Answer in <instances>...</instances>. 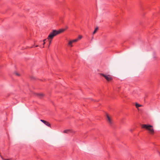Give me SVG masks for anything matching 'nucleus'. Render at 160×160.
Masks as SVG:
<instances>
[{
  "instance_id": "1",
  "label": "nucleus",
  "mask_w": 160,
  "mask_h": 160,
  "mask_svg": "<svg viewBox=\"0 0 160 160\" xmlns=\"http://www.w3.org/2000/svg\"><path fill=\"white\" fill-rule=\"evenodd\" d=\"M142 128L145 129L151 135H153L154 133V130L152 125L149 124H142Z\"/></svg>"
},
{
  "instance_id": "2",
  "label": "nucleus",
  "mask_w": 160,
  "mask_h": 160,
  "mask_svg": "<svg viewBox=\"0 0 160 160\" xmlns=\"http://www.w3.org/2000/svg\"><path fill=\"white\" fill-rule=\"evenodd\" d=\"M58 33L56 32V30H53L52 31L50 32L47 38L48 39H52L54 37L57 35Z\"/></svg>"
},
{
  "instance_id": "3",
  "label": "nucleus",
  "mask_w": 160,
  "mask_h": 160,
  "mask_svg": "<svg viewBox=\"0 0 160 160\" xmlns=\"http://www.w3.org/2000/svg\"><path fill=\"white\" fill-rule=\"evenodd\" d=\"M100 74L103 77L105 78L108 81H110V78L108 77V76L107 75H105L104 74L100 73Z\"/></svg>"
},
{
  "instance_id": "4",
  "label": "nucleus",
  "mask_w": 160,
  "mask_h": 160,
  "mask_svg": "<svg viewBox=\"0 0 160 160\" xmlns=\"http://www.w3.org/2000/svg\"><path fill=\"white\" fill-rule=\"evenodd\" d=\"M66 30V29L63 28L59 29V30H57L56 32L58 33V34L64 31H65Z\"/></svg>"
},
{
  "instance_id": "5",
  "label": "nucleus",
  "mask_w": 160,
  "mask_h": 160,
  "mask_svg": "<svg viewBox=\"0 0 160 160\" xmlns=\"http://www.w3.org/2000/svg\"><path fill=\"white\" fill-rule=\"evenodd\" d=\"M104 116L107 118L108 122H110V116H109V114L107 112H105Z\"/></svg>"
},
{
  "instance_id": "6",
  "label": "nucleus",
  "mask_w": 160,
  "mask_h": 160,
  "mask_svg": "<svg viewBox=\"0 0 160 160\" xmlns=\"http://www.w3.org/2000/svg\"><path fill=\"white\" fill-rule=\"evenodd\" d=\"M72 132V131L71 129H66L64 130L63 132L64 133H69Z\"/></svg>"
},
{
  "instance_id": "7",
  "label": "nucleus",
  "mask_w": 160,
  "mask_h": 160,
  "mask_svg": "<svg viewBox=\"0 0 160 160\" xmlns=\"http://www.w3.org/2000/svg\"><path fill=\"white\" fill-rule=\"evenodd\" d=\"M36 95L39 98H41L43 96V94L42 93H36Z\"/></svg>"
},
{
  "instance_id": "8",
  "label": "nucleus",
  "mask_w": 160,
  "mask_h": 160,
  "mask_svg": "<svg viewBox=\"0 0 160 160\" xmlns=\"http://www.w3.org/2000/svg\"><path fill=\"white\" fill-rule=\"evenodd\" d=\"M43 123L47 126L51 127V124L48 122L45 121L44 123Z\"/></svg>"
},
{
  "instance_id": "9",
  "label": "nucleus",
  "mask_w": 160,
  "mask_h": 160,
  "mask_svg": "<svg viewBox=\"0 0 160 160\" xmlns=\"http://www.w3.org/2000/svg\"><path fill=\"white\" fill-rule=\"evenodd\" d=\"M73 42H72V40H71L69 41L68 43V45L69 46H70L71 47H72V44Z\"/></svg>"
},
{
  "instance_id": "10",
  "label": "nucleus",
  "mask_w": 160,
  "mask_h": 160,
  "mask_svg": "<svg viewBox=\"0 0 160 160\" xmlns=\"http://www.w3.org/2000/svg\"><path fill=\"white\" fill-rule=\"evenodd\" d=\"M98 29V27H97L95 29L94 32H93V34H95L96 32L97 31V30Z\"/></svg>"
},
{
  "instance_id": "11",
  "label": "nucleus",
  "mask_w": 160,
  "mask_h": 160,
  "mask_svg": "<svg viewBox=\"0 0 160 160\" xmlns=\"http://www.w3.org/2000/svg\"><path fill=\"white\" fill-rule=\"evenodd\" d=\"M135 106H136V107L137 108H138V107H141L142 106V105H140L138 103H136V104H135Z\"/></svg>"
},
{
  "instance_id": "12",
  "label": "nucleus",
  "mask_w": 160,
  "mask_h": 160,
  "mask_svg": "<svg viewBox=\"0 0 160 160\" xmlns=\"http://www.w3.org/2000/svg\"><path fill=\"white\" fill-rule=\"evenodd\" d=\"M14 73L17 76H20V74L18 72H14Z\"/></svg>"
},
{
  "instance_id": "13",
  "label": "nucleus",
  "mask_w": 160,
  "mask_h": 160,
  "mask_svg": "<svg viewBox=\"0 0 160 160\" xmlns=\"http://www.w3.org/2000/svg\"><path fill=\"white\" fill-rule=\"evenodd\" d=\"M52 39H48V40L49 41V46H48V47H49V46L51 44V42H52Z\"/></svg>"
},
{
  "instance_id": "14",
  "label": "nucleus",
  "mask_w": 160,
  "mask_h": 160,
  "mask_svg": "<svg viewBox=\"0 0 160 160\" xmlns=\"http://www.w3.org/2000/svg\"><path fill=\"white\" fill-rule=\"evenodd\" d=\"M72 41L73 42H77L78 41V39L77 38L75 39L72 40Z\"/></svg>"
},
{
  "instance_id": "15",
  "label": "nucleus",
  "mask_w": 160,
  "mask_h": 160,
  "mask_svg": "<svg viewBox=\"0 0 160 160\" xmlns=\"http://www.w3.org/2000/svg\"><path fill=\"white\" fill-rule=\"evenodd\" d=\"M82 38V36L81 35H79L78 38L77 39H78V40Z\"/></svg>"
},
{
  "instance_id": "16",
  "label": "nucleus",
  "mask_w": 160,
  "mask_h": 160,
  "mask_svg": "<svg viewBox=\"0 0 160 160\" xmlns=\"http://www.w3.org/2000/svg\"><path fill=\"white\" fill-rule=\"evenodd\" d=\"M39 47H41V48H43L44 47V46H43L42 47H41V46H39V45H36V46H35V47H39Z\"/></svg>"
},
{
  "instance_id": "17",
  "label": "nucleus",
  "mask_w": 160,
  "mask_h": 160,
  "mask_svg": "<svg viewBox=\"0 0 160 160\" xmlns=\"http://www.w3.org/2000/svg\"><path fill=\"white\" fill-rule=\"evenodd\" d=\"M40 121L42 122L43 123H44V122H45V120H42V119H41L40 120Z\"/></svg>"
},
{
  "instance_id": "18",
  "label": "nucleus",
  "mask_w": 160,
  "mask_h": 160,
  "mask_svg": "<svg viewBox=\"0 0 160 160\" xmlns=\"http://www.w3.org/2000/svg\"><path fill=\"white\" fill-rule=\"evenodd\" d=\"M30 78L31 79H34V78L32 76H31Z\"/></svg>"
},
{
  "instance_id": "19",
  "label": "nucleus",
  "mask_w": 160,
  "mask_h": 160,
  "mask_svg": "<svg viewBox=\"0 0 160 160\" xmlns=\"http://www.w3.org/2000/svg\"><path fill=\"white\" fill-rule=\"evenodd\" d=\"M47 39H44L43 40V42H45V41L47 40Z\"/></svg>"
},
{
  "instance_id": "20",
  "label": "nucleus",
  "mask_w": 160,
  "mask_h": 160,
  "mask_svg": "<svg viewBox=\"0 0 160 160\" xmlns=\"http://www.w3.org/2000/svg\"><path fill=\"white\" fill-rule=\"evenodd\" d=\"M45 43V42H43V45H44Z\"/></svg>"
},
{
  "instance_id": "21",
  "label": "nucleus",
  "mask_w": 160,
  "mask_h": 160,
  "mask_svg": "<svg viewBox=\"0 0 160 160\" xmlns=\"http://www.w3.org/2000/svg\"><path fill=\"white\" fill-rule=\"evenodd\" d=\"M34 45H33V46H32V47H31V48H33L34 47Z\"/></svg>"
},
{
  "instance_id": "22",
  "label": "nucleus",
  "mask_w": 160,
  "mask_h": 160,
  "mask_svg": "<svg viewBox=\"0 0 160 160\" xmlns=\"http://www.w3.org/2000/svg\"><path fill=\"white\" fill-rule=\"evenodd\" d=\"M40 42H42V41H40Z\"/></svg>"
}]
</instances>
